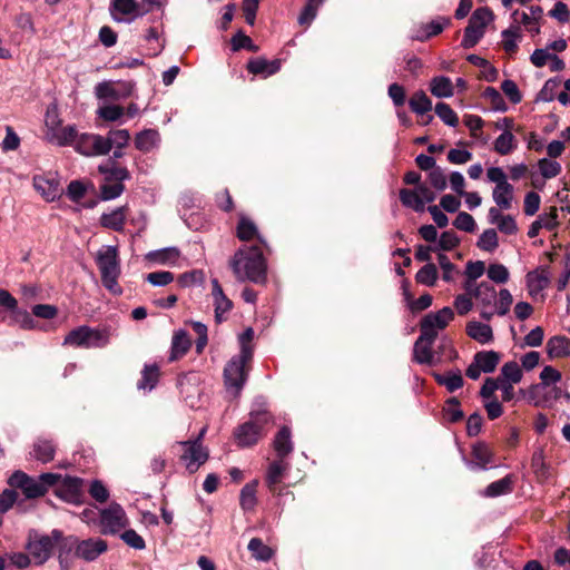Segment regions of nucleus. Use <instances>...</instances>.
Returning <instances> with one entry per match:
<instances>
[{
	"mask_svg": "<svg viewBox=\"0 0 570 570\" xmlns=\"http://www.w3.org/2000/svg\"><path fill=\"white\" fill-rule=\"evenodd\" d=\"M235 277L239 282H253L256 284L266 281V261L263 256V248L258 245H243L229 261Z\"/></svg>",
	"mask_w": 570,
	"mask_h": 570,
	"instance_id": "1",
	"label": "nucleus"
},
{
	"mask_svg": "<svg viewBox=\"0 0 570 570\" xmlns=\"http://www.w3.org/2000/svg\"><path fill=\"white\" fill-rule=\"evenodd\" d=\"M96 264L99 268L102 285L114 295H120L122 288L118 284L121 273L120 259L116 246L105 245L96 254Z\"/></svg>",
	"mask_w": 570,
	"mask_h": 570,
	"instance_id": "2",
	"label": "nucleus"
},
{
	"mask_svg": "<svg viewBox=\"0 0 570 570\" xmlns=\"http://www.w3.org/2000/svg\"><path fill=\"white\" fill-rule=\"evenodd\" d=\"M273 445L277 458L267 466L265 483L273 495L281 497L285 480V426L278 430Z\"/></svg>",
	"mask_w": 570,
	"mask_h": 570,
	"instance_id": "3",
	"label": "nucleus"
},
{
	"mask_svg": "<svg viewBox=\"0 0 570 570\" xmlns=\"http://www.w3.org/2000/svg\"><path fill=\"white\" fill-rule=\"evenodd\" d=\"M112 332L109 327H90L87 325L71 330L63 340V345L81 348H104L110 343Z\"/></svg>",
	"mask_w": 570,
	"mask_h": 570,
	"instance_id": "4",
	"label": "nucleus"
},
{
	"mask_svg": "<svg viewBox=\"0 0 570 570\" xmlns=\"http://www.w3.org/2000/svg\"><path fill=\"white\" fill-rule=\"evenodd\" d=\"M252 358L242 355L233 356L224 368V385L226 393L236 399L239 396L248 376Z\"/></svg>",
	"mask_w": 570,
	"mask_h": 570,
	"instance_id": "5",
	"label": "nucleus"
},
{
	"mask_svg": "<svg viewBox=\"0 0 570 570\" xmlns=\"http://www.w3.org/2000/svg\"><path fill=\"white\" fill-rule=\"evenodd\" d=\"M493 20V13L489 8H478L469 19L464 29L461 46L464 49L473 48L484 36L485 28Z\"/></svg>",
	"mask_w": 570,
	"mask_h": 570,
	"instance_id": "6",
	"label": "nucleus"
},
{
	"mask_svg": "<svg viewBox=\"0 0 570 570\" xmlns=\"http://www.w3.org/2000/svg\"><path fill=\"white\" fill-rule=\"evenodd\" d=\"M60 539L61 532L58 530H53L51 535H39L36 531H30L26 549L37 564H42L50 558L56 543Z\"/></svg>",
	"mask_w": 570,
	"mask_h": 570,
	"instance_id": "7",
	"label": "nucleus"
},
{
	"mask_svg": "<svg viewBox=\"0 0 570 570\" xmlns=\"http://www.w3.org/2000/svg\"><path fill=\"white\" fill-rule=\"evenodd\" d=\"M107 542L99 538H90L79 541L76 537H69L63 541L62 549H75L76 557L85 561H94L107 551Z\"/></svg>",
	"mask_w": 570,
	"mask_h": 570,
	"instance_id": "8",
	"label": "nucleus"
},
{
	"mask_svg": "<svg viewBox=\"0 0 570 570\" xmlns=\"http://www.w3.org/2000/svg\"><path fill=\"white\" fill-rule=\"evenodd\" d=\"M176 444L184 449L180 460L189 473H195L209 458L208 449L199 440L180 441Z\"/></svg>",
	"mask_w": 570,
	"mask_h": 570,
	"instance_id": "9",
	"label": "nucleus"
},
{
	"mask_svg": "<svg viewBox=\"0 0 570 570\" xmlns=\"http://www.w3.org/2000/svg\"><path fill=\"white\" fill-rule=\"evenodd\" d=\"M99 523L102 534H116L127 527L128 519L122 507L112 502L100 511Z\"/></svg>",
	"mask_w": 570,
	"mask_h": 570,
	"instance_id": "10",
	"label": "nucleus"
},
{
	"mask_svg": "<svg viewBox=\"0 0 570 570\" xmlns=\"http://www.w3.org/2000/svg\"><path fill=\"white\" fill-rule=\"evenodd\" d=\"M501 361L500 353L495 351H481L474 354L472 363L466 368V376L478 380L482 373H492Z\"/></svg>",
	"mask_w": 570,
	"mask_h": 570,
	"instance_id": "11",
	"label": "nucleus"
},
{
	"mask_svg": "<svg viewBox=\"0 0 570 570\" xmlns=\"http://www.w3.org/2000/svg\"><path fill=\"white\" fill-rule=\"evenodd\" d=\"M73 149L87 157L105 156L108 154L104 136L90 132H78Z\"/></svg>",
	"mask_w": 570,
	"mask_h": 570,
	"instance_id": "12",
	"label": "nucleus"
},
{
	"mask_svg": "<svg viewBox=\"0 0 570 570\" xmlns=\"http://www.w3.org/2000/svg\"><path fill=\"white\" fill-rule=\"evenodd\" d=\"M268 428H259L248 420L235 428L233 436L239 448H252L266 434Z\"/></svg>",
	"mask_w": 570,
	"mask_h": 570,
	"instance_id": "13",
	"label": "nucleus"
},
{
	"mask_svg": "<svg viewBox=\"0 0 570 570\" xmlns=\"http://www.w3.org/2000/svg\"><path fill=\"white\" fill-rule=\"evenodd\" d=\"M35 189L47 200L53 202L60 197L62 190L56 174L36 175L32 179Z\"/></svg>",
	"mask_w": 570,
	"mask_h": 570,
	"instance_id": "14",
	"label": "nucleus"
},
{
	"mask_svg": "<svg viewBox=\"0 0 570 570\" xmlns=\"http://www.w3.org/2000/svg\"><path fill=\"white\" fill-rule=\"evenodd\" d=\"M9 484L22 490L27 498H38L45 494V484L38 479L31 478L22 471H16L9 478Z\"/></svg>",
	"mask_w": 570,
	"mask_h": 570,
	"instance_id": "15",
	"label": "nucleus"
},
{
	"mask_svg": "<svg viewBox=\"0 0 570 570\" xmlns=\"http://www.w3.org/2000/svg\"><path fill=\"white\" fill-rule=\"evenodd\" d=\"M454 317V313L450 307H443L436 313H429L425 315L420 324L421 332H426L428 334H433L434 337L438 336V332L446 327V325Z\"/></svg>",
	"mask_w": 570,
	"mask_h": 570,
	"instance_id": "16",
	"label": "nucleus"
},
{
	"mask_svg": "<svg viewBox=\"0 0 570 570\" xmlns=\"http://www.w3.org/2000/svg\"><path fill=\"white\" fill-rule=\"evenodd\" d=\"M57 495L63 501L71 504L82 503V480L79 478L66 476L58 484Z\"/></svg>",
	"mask_w": 570,
	"mask_h": 570,
	"instance_id": "17",
	"label": "nucleus"
},
{
	"mask_svg": "<svg viewBox=\"0 0 570 570\" xmlns=\"http://www.w3.org/2000/svg\"><path fill=\"white\" fill-rule=\"evenodd\" d=\"M281 59L268 60L264 57L250 58L246 65V69L254 77L266 79L282 69Z\"/></svg>",
	"mask_w": 570,
	"mask_h": 570,
	"instance_id": "18",
	"label": "nucleus"
},
{
	"mask_svg": "<svg viewBox=\"0 0 570 570\" xmlns=\"http://www.w3.org/2000/svg\"><path fill=\"white\" fill-rule=\"evenodd\" d=\"M433 334H428L426 332H421L419 338L414 343L413 347V358L419 364H434V354L432 352V346L435 342Z\"/></svg>",
	"mask_w": 570,
	"mask_h": 570,
	"instance_id": "19",
	"label": "nucleus"
},
{
	"mask_svg": "<svg viewBox=\"0 0 570 570\" xmlns=\"http://www.w3.org/2000/svg\"><path fill=\"white\" fill-rule=\"evenodd\" d=\"M236 236L242 242H252L256 240L255 245L264 248L267 246L265 238L261 235L257 225L245 215H240L237 226H236Z\"/></svg>",
	"mask_w": 570,
	"mask_h": 570,
	"instance_id": "20",
	"label": "nucleus"
},
{
	"mask_svg": "<svg viewBox=\"0 0 570 570\" xmlns=\"http://www.w3.org/2000/svg\"><path fill=\"white\" fill-rule=\"evenodd\" d=\"M464 289L469 295L475 297L484 308L492 307L495 303V288L488 282H481L480 284L465 282Z\"/></svg>",
	"mask_w": 570,
	"mask_h": 570,
	"instance_id": "21",
	"label": "nucleus"
},
{
	"mask_svg": "<svg viewBox=\"0 0 570 570\" xmlns=\"http://www.w3.org/2000/svg\"><path fill=\"white\" fill-rule=\"evenodd\" d=\"M248 416V421L259 428H267L274 424V415L263 396H257L253 401Z\"/></svg>",
	"mask_w": 570,
	"mask_h": 570,
	"instance_id": "22",
	"label": "nucleus"
},
{
	"mask_svg": "<svg viewBox=\"0 0 570 570\" xmlns=\"http://www.w3.org/2000/svg\"><path fill=\"white\" fill-rule=\"evenodd\" d=\"M134 85L131 82H121L118 87L110 82H99L95 87V94L98 99L119 100L131 95Z\"/></svg>",
	"mask_w": 570,
	"mask_h": 570,
	"instance_id": "23",
	"label": "nucleus"
},
{
	"mask_svg": "<svg viewBox=\"0 0 570 570\" xmlns=\"http://www.w3.org/2000/svg\"><path fill=\"white\" fill-rule=\"evenodd\" d=\"M212 296L215 307V320L222 323L233 307L232 301L224 294V291L217 278L212 279Z\"/></svg>",
	"mask_w": 570,
	"mask_h": 570,
	"instance_id": "24",
	"label": "nucleus"
},
{
	"mask_svg": "<svg viewBox=\"0 0 570 570\" xmlns=\"http://www.w3.org/2000/svg\"><path fill=\"white\" fill-rule=\"evenodd\" d=\"M493 451L484 442H478L472 446V461L465 460L470 469L487 470L493 463Z\"/></svg>",
	"mask_w": 570,
	"mask_h": 570,
	"instance_id": "25",
	"label": "nucleus"
},
{
	"mask_svg": "<svg viewBox=\"0 0 570 570\" xmlns=\"http://www.w3.org/2000/svg\"><path fill=\"white\" fill-rule=\"evenodd\" d=\"M78 129L73 125L60 126L50 134H46V139L53 145L59 147L70 146L73 147L78 136Z\"/></svg>",
	"mask_w": 570,
	"mask_h": 570,
	"instance_id": "26",
	"label": "nucleus"
},
{
	"mask_svg": "<svg viewBox=\"0 0 570 570\" xmlns=\"http://www.w3.org/2000/svg\"><path fill=\"white\" fill-rule=\"evenodd\" d=\"M160 141V134L156 129H144L135 136V147L142 153L157 149Z\"/></svg>",
	"mask_w": 570,
	"mask_h": 570,
	"instance_id": "27",
	"label": "nucleus"
},
{
	"mask_svg": "<svg viewBox=\"0 0 570 570\" xmlns=\"http://www.w3.org/2000/svg\"><path fill=\"white\" fill-rule=\"evenodd\" d=\"M98 171L104 175V180L107 183H122L130 178V174L127 168L117 166L115 160L108 159L104 164L98 166Z\"/></svg>",
	"mask_w": 570,
	"mask_h": 570,
	"instance_id": "28",
	"label": "nucleus"
},
{
	"mask_svg": "<svg viewBox=\"0 0 570 570\" xmlns=\"http://www.w3.org/2000/svg\"><path fill=\"white\" fill-rule=\"evenodd\" d=\"M531 470L538 482H547L551 478L550 465L546 463L544 451L542 448L537 449L531 458Z\"/></svg>",
	"mask_w": 570,
	"mask_h": 570,
	"instance_id": "29",
	"label": "nucleus"
},
{
	"mask_svg": "<svg viewBox=\"0 0 570 570\" xmlns=\"http://www.w3.org/2000/svg\"><path fill=\"white\" fill-rule=\"evenodd\" d=\"M191 342L186 331L179 330L174 333L171 340L169 361L174 362L183 357L190 348Z\"/></svg>",
	"mask_w": 570,
	"mask_h": 570,
	"instance_id": "30",
	"label": "nucleus"
},
{
	"mask_svg": "<svg viewBox=\"0 0 570 570\" xmlns=\"http://www.w3.org/2000/svg\"><path fill=\"white\" fill-rule=\"evenodd\" d=\"M546 348L550 358L570 356V338L567 336H553L547 342Z\"/></svg>",
	"mask_w": 570,
	"mask_h": 570,
	"instance_id": "31",
	"label": "nucleus"
},
{
	"mask_svg": "<svg viewBox=\"0 0 570 570\" xmlns=\"http://www.w3.org/2000/svg\"><path fill=\"white\" fill-rule=\"evenodd\" d=\"M466 334L474 341L487 344L492 342L493 332L490 325L481 322H469L466 325Z\"/></svg>",
	"mask_w": 570,
	"mask_h": 570,
	"instance_id": "32",
	"label": "nucleus"
},
{
	"mask_svg": "<svg viewBox=\"0 0 570 570\" xmlns=\"http://www.w3.org/2000/svg\"><path fill=\"white\" fill-rule=\"evenodd\" d=\"M514 484V476L508 474L504 478L490 483L483 491V495L488 498H497L512 492Z\"/></svg>",
	"mask_w": 570,
	"mask_h": 570,
	"instance_id": "33",
	"label": "nucleus"
},
{
	"mask_svg": "<svg viewBox=\"0 0 570 570\" xmlns=\"http://www.w3.org/2000/svg\"><path fill=\"white\" fill-rule=\"evenodd\" d=\"M257 487L258 480L246 483L239 493V505L244 511H253L257 504Z\"/></svg>",
	"mask_w": 570,
	"mask_h": 570,
	"instance_id": "34",
	"label": "nucleus"
},
{
	"mask_svg": "<svg viewBox=\"0 0 570 570\" xmlns=\"http://www.w3.org/2000/svg\"><path fill=\"white\" fill-rule=\"evenodd\" d=\"M431 94L438 98H450L454 95L453 83L449 77L438 76L430 82Z\"/></svg>",
	"mask_w": 570,
	"mask_h": 570,
	"instance_id": "35",
	"label": "nucleus"
},
{
	"mask_svg": "<svg viewBox=\"0 0 570 570\" xmlns=\"http://www.w3.org/2000/svg\"><path fill=\"white\" fill-rule=\"evenodd\" d=\"M125 222V207H117L110 213H104L100 217L101 226L117 232L124 228Z\"/></svg>",
	"mask_w": 570,
	"mask_h": 570,
	"instance_id": "36",
	"label": "nucleus"
},
{
	"mask_svg": "<svg viewBox=\"0 0 570 570\" xmlns=\"http://www.w3.org/2000/svg\"><path fill=\"white\" fill-rule=\"evenodd\" d=\"M517 147L518 141L511 130H503L493 144L494 151L501 156L511 154Z\"/></svg>",
	"mask_w": 570,
	"mask_h": 570,
	"instance_id": "37",
	"label": "nucleus"
},
{
	"mask_svg": "<svg viewBox=\"0 0 570 570\" xmlns=\"http://www.w3.org/2000/svg\"><path fill=\"white\" fill-rule=\"evenodd\" d=\"M492 197L499 208L509 209L513 198V186L509 183L495 185Z\"/></svg>",
	"mask_w": 570,
	"mask_h": 570,
	"instance_id": "38",
	"label": "nucleus"
},
{
	"mask_svg": "<svg viewBox=\"0 0 570 570\" xmlns=\"http://www.w3.org/2000/svg\"><path fill=\"white\" fill-rule=\"evenodd\" d=\"M523 377L522 368L521 366L514 362H507L502 367L500 375L498 376L500 382H509L513 384H518L521 382Z\"/></svg>",
	"mask_w": 570,
	"mask_h": 570,
	"instance_id": "39",
	"label": "nucleus"
},
{
	"mask_svg": "<svg viewBox=\"0 0 570 570\" xmlns=\"http://www.w3.org/2000/svg\"><path fill=\"white\" fill-rule=\"evenodd\" d=\"M138 4L136 0H112L110 10L116 21H124L122 17H118L117 14L128 16L136 14Z\"/></svg>",
	"mask_w": 570,
	"mask_h": 570,
	"instance_id": "40",
	"label": "nucleus"
},
{
	"mask_svg": "<svg viewBox=\"0 0 570 570\" xmlns=\"http://www.w3.org/2000/svg\"><path fill=\"white\" fill-rule=\"evenodd\" d=\"M158 377L159 368L156 364L145 365L141 372V379L137 383V387L139 390L151 391L156 386Z\"/></svg>",
	"mask_w": 570,
	"mask_h": 570,
	"instance_id": "41",
	"label": "nucleus"
},
{
	"mask_svg": "<svg viewBox=\"0 0 570 570\" xmlns=\"http://www.w3.org/2000/svg\"><path fill=\"white\" fill-rule=\"evenodd\" d=\"M549 275L546 271L530 272L527 275V285L531 295L538 294L549 285Z\"/></svg>",
	"mask_w": 570,
	"mask_h": 570,
	"instance_id": "42",
	"label": "nucleus"
},
{
	"mask_svg": "<svg viewBox=\"0 0 570 570\" xmlns=\"http://www.w3.org/2000/svg\"><path fill=\"white\" fill-rule=\"evenodd\" d=\"M104 140L107 141L109 153L112 147L125 148L130 140V134L127 129H112L106 137L104 136Z\"/></svg>",
	"mask_w": 570,
	"mask_h": 570,
	"instance_id": "43",
	"label": "nucleus"
},
{
	"mask_svg": "<svg viewBox=\"0 0 570 570\" xmlns=\"http://www.w3.org/2000/svg\"><path fill=\"white\" fill-rule=\"evenodd\" d=\"M409 105L416 115H424L432 110V101L423 90L414 92L409 100Z\"/></svg>",
	"mask_w": 570,
	"mask_h": 570,
	"instance_id": "44",
	"label": "nucleus"
},
{
	"mask_svg": "<svg viewBox=\"0 0 570 570\" xmlns=\"http://www.w3.org/2000/svg\"><path fill=\"white\" fill-rule=\"evenodd\" d=\"M502 47L508 53H513L518 49V43L521 40V30L518 26H511L502 31Z\"/></svg>",
	"mask_w": 570,
	"mask_h": 570,
	"instance_id": "45",
	"label": "nucleus"
},
{
	"mask_svg": "<svg viewBox=\"0 0 570 570\" xmlns=\"http://www.w3.org/2000/svg\"><path fill=\"white\" fill-rule=\"evenodd\" d=\"M400 200L403 206L411 208L416 213H422L425 209L424 205L422 204V199L415 189H401Z\"/></svg>",
	"mask_w": 570,
	"mask_h": 570,
	"instance_id": "46",
	"label": "nucleus"
},
{
	"mask_svg": "<svg viewBox=\"0 0 570 570\" xmlns=\"http://www.w3.org/2000/svg\"><path fill=\"white\" fill-rule=\"evenodd\" d=\"M38 461L42 463H47L51 461L55 456V446L50 441L47 440H38L33 444V450L31 453Z\"/></svg>",
	"mask_w": 570,
	"mask_h": 570,
	"instance_id": "47",
	"label": "nucleus"
},
{
	"mask_svg": "<svg viewBox=\"0 0 570 570\" xmlns=\"http://www.w3.org/2000/svg\"><path fill=\"white\" fill-rule=\"evenodd\" d=\"M439 384L444 385L449 392H454L463 386V377L460 371L435 374Z\"/></svg>",
	"mask_w": 570,
	"mask_h": 570,
	"instance_id": "48",
	"label": "nucleus"
},
{
	"mask_svg": "<svg viewBox=\"0 0 570 570\" xmlns=\"http://www.w3.org/2000/svg\"><path fill=\"white\" fill-rule=\"evenodd\" d=\"M449 23H450L449 18L439 17V18L432 20L431 22L426 23L423 27L424 33L421 36H416L415 38L417 40L423 41V40L429 39L430 37L438 36L439 33H441L443 31L444 27L448 26Z\"/></svg>",
	"mask_w": 570,
	"mask_h": 570,
	"instance_id": "49",
	"label": "nucleus"
},
{
	"mask_svg": "<svg viewBox=\"0 0 570 570\" xmlns=\"http://www.w3.org/2000/svg\"><path fill=\"white\" fill-rule=\"evenodd\" d=\"M415 281L425 286H434L438 281V268L433 263L425 264L415 275Z\"/></svg>",
	"mask_w": 570,
	"mask_h": 570,
	"instance_id": "50",
	"label": "nucleus"
},
{
	"mask_svg": "<svg viewBox=\"0 0 570 570\" xmlns=\"http://www.w3.org/2000/svg\"><path fill=\"white\" fill-rule=\"evenodd\" d=\"M323 2L324 0H307L298 17V23L301 26H309L315 19L317 11Z\"/></svg>",
	"mask_w": 570,
	"mask_h": 570,
	"instance_id": "51",
	"label": "nucleus"
},
{
	"mask_svg": "<svg viewBox=\"0 0 570 570\" xmlns=\"http://www.w3.org/2000/svg\"><path fill=\"white\" fill-rule=\"evenodd\" d=\"M478 247L484 252L492 253L499 246L498 234L495 229L489 228L485 229L479 237L476 243Z\"/></svg>",
	"mask_w": 570,
	"mask_h": 570,
	"instance_id": "52",
	"label": "nucleus"
},
{
	"mask_svg": "<svg viewBox=\"0 0 570 570\" xmlns=\"http://www.w3.org/2000/svg\"><path fill=\"white\" fill-rule=\"evenodd\" d=\"M248 550L252 556L259 561H268L272 558V550L269 547L258 538H253L248 543Z\"/></svg>",
	"mask_w": 570,
	"mask_h": 570,
	"instance_id": "53",
	"label": "nucleus"
},
{
	"mask_svg": "<svg viewBox=\"0 0 570 570\" xmlns=\"http://www.w3.org/2000/svg\"><path fill=\"white\" fill-rule=\"evenodd\" d=\"M435 114L438 117L448 126L456 127L459 124V118L454 110L450 107V105L445 102H438L435 105Z\"/></svg>",
	"mask_w": 570,
	"mask_h": 570,
	"instance_id": "54",
	"label": "nucleus"
},
{
	"mask_svg": "<svg viewBox=\"0 0 570 570\" xmlns=\"http://www.w3.org/2000/svg\"><path fill=\"white\" fill-rule=\"evenodd\" d=\"M230 46L233 51L246 49L248 51L256 52L258 50V47L253 42V40L242 31H238L233 36Z\"/></svg>",
	"mask_w": 570,
	"mask_h": 570,
	"instance_id": "55",
	"label": "nucleus"
},
{
	"mask_svg": "<svg viewBox=\"0 0 570 570\" xmlns=\"http://www.w3.org/2000/svg\"><path fill=\"white\" fill-rule=\"evenodd\" d=\"M254 335H255V332L252 327H247L242 334H239L238 342H239L240 351H239L238 355L253 358L252 342L254 340Z\"/></svg>",
	"mask_w": 570,
	"mask_h": 570,
	"instance_id": "56",
	"label": "nucleus"
},
{
	"mask_svg": "<svg viewBox=\"0 0 570 570\" xmlns=\"http://www.w3.org/2000/svg\"><path fill=\"white\" fill-rule=\"evenodd\" d=\"M538 167L540 170V174L546 179H551L557 177L561 173V165L556 161L548 158H542L538 161Z\"/></svg>",
	"mask_w": 570,
	"mask_h": 570,
	"instance_id": "57",
	"label": "nucleus"
},
{
	"mask_svg": "<svg viewBox=\"0 0 570 570\" xmlns=\"http://www.w3.org/2000/svg\"><path fill=\"white\" fill-rule=\"evenodd\" d=\"M125 190V186L122 183H107L100 186V195L104 200H111L119 197Z\"/></svg>",
	"mask_w": 570,
	"mask_h": 570,
	"instance_id": "58",
	"label": "nucleus"
},
{
	"mask_svg": "<svg viewBox=\"0 0 570 570\" xmlns=\"http://www.w3.org/2000/svg\"><path fill=\"white\" fill-rule=\"evenodd\" d=\"M46 134H50L56 128L61 126V119L59 117L58 107L51 104L47 107L45 115Z\"/></svg>",
	"mask_w": 570,
	"mask_h": 570,
	"instance_id": "59",
	"label": "nucleus"
},
{
	"mask_svg": "<svg viewBox=\"0 0 570 570\" xmlns=\"http://www.w3.org/2000/svg\"><path fill=\"white\" fill-rule=\"evenodd\" d=\"M488 277L498 284H504L509 279V271L502 264H491L487 271Z\"/></svg>",
	"mask_w": 570,
	"mask_h": 570,
	"instance_id": "60",
	"label": "nucleus"
},
{
	"mask_svg": "<svg viewBox=\"0 0 570 570\" xmlns=\"http://www.w3.org/2000/svg\"><path fill=\"white\" fill-rule=\"evenodd\" d=\"M512 295L507 288H502L499 292V297H495L493 306L497 308V314L500 316L505 315L510 311L512 304Z\"/></svg>",
	"mask_w": 570,
	"mask_h": 570,
	"instance_id": "61",
	"label": "nucleus"
},
{
	"mask_svg": "<svg viewBox=\"0 0 570 570\" xmlns=\"http://www.w3.org/2000/svg\"><path fill=\"white\" fill-rule=\"evenodd\" d=\"M560 86V81L558 79H549L543 85L542 89L538 94V99L550 102L554 100L557 97V90Z\"/></svg>",
	"mask_w": 570,
	"mask_h": 570,
	"instance_id": "62",
	"label": "nucleus"
},
{
	"mask_svg": "<svg viewBox=\"0 0 570 570\" xmlns=\"http://www.w3.org/2000/svg\"><path fill=\"white\" fill-rule=\"evenodd\" d=\"M124 112V108L118 105H106L97 110V115L107 121H117Z\"/></svg>",
	"mask_w": 570,
	"mask_h": 570,
	"instance_id": "63",
	"label": "nucleus"
},
{
	"mask_svg": "<svg viewBox=\"0 0 570 570\" xmlns=\"http://www.w3.org/2000/svg\"><path fill=\"white\" fill-rule=\"evenodd\" d=\"M120 538L127 546L136 550H142L146 547L144 538L132 529L125 530Z\"/></svg>",
	"mask_w": 570,
	"mask_h": 570,
	"instance_id": "64",
	"label": "nucleus"
}]
</instances>
